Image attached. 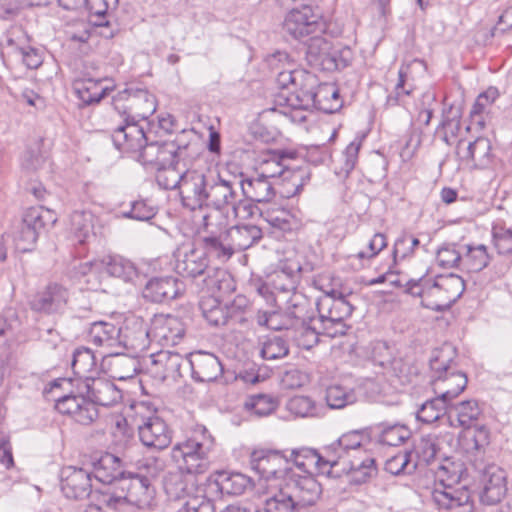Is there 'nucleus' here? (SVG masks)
I'll return each mask as SVG.
<instances>
[{
  "mask_svg": "<svg viewBox=\"0 0 512 512\" xmlns=\"http://www.w3.org/2000/svg\"><path fill=\"white\" fill-rule=\"evenodd\" d=\"M213 447L214 438L204 426H199L190 438L173 446L171 458L178 470L168 472L163 478V488L169 499L186 501L199 494L196 475L209 470Z\"/></svg>",
  "mask_w": 512,
  "mask_h": 512,
  "instance_id": "obj_1",
  "label": "nucleus"
},
{
  "mask_svg": "<svg viewBox=\"0 0 512 512\" xmlns=\"http://www.w3.org/2000/svg\"><path fill=\"white\" fill-rule=\"evenodd\" d=\"M276 177H282L283 181L291 185V189L286 191V197H292L301 192L309 181L310 174L306 170H285L279 162L266 161L261 174L240 180L239 187L246 198L259 203L268 202L275 196L273 184L269 179Z\"/></svg>",
  "mask_w": 512,
  "mask_h": 512,
  "instance_id": "obj_2",
  "label": "nucleus"
},
{
  "mask_svg": "<svg viewBox=\"0 0 512 512\" xmlns=\"http://www.w3.org/2000/svg\"><path fill=\"white\" fill-rule=\"evenodd\" d=\"M369 436L367 428L351 430L331 445L338 454L334 459L337 465L342 463L356 483H365L377 474L375 459L363 448V442Z\"/></svg>",
  "mask_w": 512,
  "mask_h": 512,
  "instance_id": "obj_3",
  "label": "nucleus"
},
{
  "mask_svg": "<svg viewBox=\"0 0 512 512\" xmlns=\"http://www.w3.org/2000/svg\"><path fill=\"white\" fill-rule=\"evenodd\" d=\"M457 352L450 343L435 349L430 358L431 385L436 395L451 402L467 386V376L455 361Z\"/></svg>",
  "mask_w": 512,
  "mask_h": 512,
  "instance_id": "obj_4",
  "label": "nucleus"
},
{
  "mask_svg": "<svg viewBox=\"0 0 512 512\" xmlns=\"http://www.w3.org/2000/svg\"><path fill=\"white\" fill-rule=\"evenodd\" d=\"M318 316L313 318L326 330V336L335 338L346 334L345 320L353 312L352 304L339 291L331 290L316 302Z\"/></svg>",
  "mask_w": 512,
  "mask_h": 512,
  "instance_id": "obj_5",
  "label": "nucleus"
},
{
  "mask_svg": "<svg viewBox=\"0 0 512 512\" xmlns=\"http://www.w3.org/2000/svg\"><path fill=\"white\" fill-rule=\"evenodd\" d=\"M115 111L131 120L148 119L156 111V98L145 88L128 87L119 91L112 100Z\"/></svg>",
  "mask_w": 512,
  "mask_h": 512,
  "instance_id": "obj_6",
  "label": "nucleus"
},
{
  "mask_svg": "<svg viewBox=\"0 0 512 512\" xmlns=\"http://www.w3.org/2000/svg\"><path fill=\"white\" fill-rule=\"evenodd\" d=\"M464 291L465 282L459 275H439L426 287L424 307L437 312L446 311Z\"/></svg>",
  "mask_w": 512,
  "mask_h": 512,
  "instance_id": "obj_7",
  "label": "nucleus"
},
{
  "mask_svg": "<svg viewBox=\"0 0 512 512\" xmlns=\"http://www.w3.org/2000/svg\"><path fill=\"white\" fill-rule=\"evenodd\" d=\"M249 308L246 297L238 295L230 304H223L216 296H207L200 301V309L207 322L216 327L229 323H244V313Z\"/></svg>",
  "mask_w": 512,
  "mask_h": 512,
  "instance_id": "obj_8",
  "label": "nucleus"
},
{
  "mask_svg": "<svg viewBox=\"0 0 512 512\" xmlns=\"http://www.w3.org/2000/svg\"><path fill=\"white\" fill-rule=\"evenodd\" d=\"M237 188L239 181L236 180L219 177L218 181H210L205 207H212L217 212L230 207L234 218H245L249 212L247 205L239 199Z\"/></svg>",
  "mask_w": 512,
  "mask_h": 512,
  "instance_id": "obj_9",
  "label": "nucleus"
},
{
  "mask_svg": "<svg viewBox=\"0 0 512 512\" xmlns=\"http://www.w3.org/2000/svg\"><path fill=\"white\" fill-rule=\"evenodd\" d=\"M203 226L207 233L202 239L206 256H213L222 262L230 259L234 252L229 241L223 237L226 219L218 213L208 214L203 217Z\"/></svg>",
  "mask_w": 512,
  "mask_h": 512,
  "instance_id": "obj_10",
  "label": "nucleus"
},
{
  "mask_svg": "<svg viewBox=\"0 0 512 512\" xmlns=\"http://www.w3.org/2000/svg\"><path fill=\"white\" fill-rule=\"evenodd\" d=\"M63 383L73 385L77 382L78 392L86 396L96 405L113 406L122 399V391L116 384L104 377H85V379H63Z\"/></svg>",
  "mask_w": 512,
  "mask_h": 512,
  "instance_id": "obj_11",
  "label": "nucleus"
},
{
  "mask_svg": "<svg viewBox=\"0 0 512 512\" xmlns=\"http://www.w3.org/2000/svg\"><path fill=\"white\" fill-rule=\"evenodd\" d=\"M92 466L95 479L104 485L133 484L134 481L144 485L143 479L126 471L122 460L111 453L100 455L92 462Z\"/></svg>",
  "mask_w": 512,
  "mask_h": 512,
  "instance_id": "obj_12",
  "label": "nucleus"
},
{
  "mask_svg": "<svg viewBox=\"0 0 512 512\" xmlns=\"http://www.w3.org/2000/svg\"><path fill=\"white\" fill-rule=\"evenodd\" d=\"M209 185V175L204 170L186 169L179 189L183 205L190 210L204 207Z\"/></svg>",
  "mask_w": 512,
  "mask_h": 512,
  "instance_id": "obj_13",
  "label": "nucleus"
},
{
  "mask_svg": "<svg viewBox=\"0 0 512 512\" xmlns=\"http://www.w3.org/2000/svg\"><path fill=\"white\" fill-rule=\"evenodd\" d=\"M250 464L262 478L267 480L282 478L291 471L288 455L277 450H254L250 457Z\"/></svg>",
  "mask_w": 512,
  "mask_h": 512,
  "instance_id": "obj_14",
  "label": "nucleus"
},
{
  "mask_svg": "<svg viewBox=\"0 0 512 512\" xmlns=\"http://www.w3.org/2000/svg\"><path fill=\"white\" fill-rule=\"evenodd\" d=\"M285 489L302 512L314 506L322 494L321 484L311 474H292Z\"/></svg>",
  "mask_w": 512,
  "mask_h": 512,
  "instance_id": "obj_15",
  "label": "nucleus"
},
{
  "mask_svg": "<svg viewBox=\"0 0 512 512\" xmlns=\"http://www.w3.org/2000/svg\"><path fill=\"white\" fill-rule=\"evenodd\" d=\"M186 146L180 147L175 142H151L144 144L138 160L147 167L157 169L164 165L177 163L183 157Z\"/></svg>",
  "mask_w": 512,
  "mask_h": 512,
  "instance_id": "obj_16",
  "label": "nucleus"
},
{
  "mask_svg": "<svg viewBox=\"0 0 512 512\" xmlns=\"http://www.w3.org/2000/svg\"><path fill=\"white\" fill-rule=\"evenodd\" d=\"M479 471L482 486L479 494L480 501L485 505L498 504L507 493L506 472L495 464H489Z\"/></svg>",
  "mask_w": 512,
  "mask_h": 512,
  "instance_id": "obj_17",
  "label": "nucleus"
},
{
  "mask_svg": "<svg viewBox=\"0 0 512 512\" xmlns=\"http://www.w3.org/2000/svg\"><path fill=\"white\" fill-rule=\"evenodd\" d=\"M138 435L144 446L156 450L167 448L172 441V431L167 423L155 413L141 417V422L138 424Z\"/></svg>",
  "mask_w": 512,
  "mask_h": 512,
  "instance_id": "obj_18",
  "label": "nucleus"
},
{
  "mask_svg": "<svg viewBox=\"0 0 512 512\" xmlns=\"http://www.w3.org/2000/svg\"><path fill=\"white\" fill-rule=\"evenodd\" d=\"M150 333L158 344L170 347L177 345L184 338L186 326L178 316L159 314L152 320Z\"/></svg>",
  "mask_w": 512,
  "mask_h": 512,
  "instance_id": "obj_19",
  "label": "nucleus"
},
{
  "mask_svg": "<svg viewBox=\"0 0 512 512\" xmlns=\"http://www.w3.org/2000/svg\"><path fill=\"white\" fill-rule=\"evenodd\" d=\"M431 496L439 509L447 512H473V501L466 487L455 488L450 484L434 487Z\"/></svg>",
  "mask_w": 512,
  "mask_h": 512,
  "instance_id": "obj_20",
  "label": "nucleus"
},
{
  "mask_svg": "<svg viewBox=\"0 0 512 512\" xmlns=\"http://www.w3.org/2000/svg\"><path fill=\"white\" fill-rule=\"evenodd\" d=\"M283 28L295 39L317 34L323 30L319 16L314 14L309 6L292 9L285 18Z\"/></svg>",
  "mask_w": 512,
  "mask_h": 512,
  "instance_id": "obj_21",
  "label": "nucleus"
},
{
  "mask_svg": "<svg viewBox=\"0 0 512 512\" xmlns=\"http://www.w3.org/2000/svg\"><path fill=\"white\" fill-rule=\"evenodd\" d=\"M112 141L118 150L127 153H140L147 137L137 120L123 117L122 122L113 129Z\"/></svg>",
  "mask_w": 512,
  "mask_h": 512,
  "instance_id": "obj_22",
  "label": "nucleus"
},
{
  "mask_svg": "<svg viewBox=\"0 0 512 512\" xmlns=\"http://www.w3.org/2000/svg\"><path fill=\"white\" fill-rule=\"evenodd\" d=\"M121 328L120 347L121 354L123 351L130 350L134 353L144 351L149 347L152 335L147 324L142 318L132 317L126 319L124 326Z\"/></svg>",
  "mask_w": 512,
  "mask_h": 512,
  "instance_id": "obj_23",
  "label": "nucleus"
},
{
  "mask_svg": "<svg viewBox=\"0 0 512 512\" xmlns=\"http://www.w3.org/2000/svg\"><path fill=\"white\" fill-rule=\"evenodd\" d=\"M249 485V478L242 473L219 471L206 480L208 494L216 496L241 495Z\"/></svg>",
  "mask_w": 512,
  "mask_h": 512,
  "instance_id": "obj_24",
  "label": "nucleus"
},
{
  "mask_svg": "<svg viewBox=\"0 0 512 512\" xmlns=\"http://www.w3.org/2000/svg\"><path fill=\"white\" fill-rule=\"evenodd\" d=\"M61 491L69 499L82 500L92 492L90 473L82 468L65 467L61 471Z\"/></svg>",
  "mask_w": 512,
  "mask_h": 512,
  "instance_id": "obj_25",
  "label": "nucleus"
},
{
  "mask_svg": "<svg viewBox=\"0 0 512 512\" xmlns=\"http://www.w3.org/2000/svg\"><path fill=\"white\" fill-rule=\"evenodd\" d=\"M290 466L294 465L304 474H311L313 468L322 474L333 475V467L337 465L334 459H324L316 450L311 448L293 449L288 455Z\"/></svg>",
  "mask_w": 512,
  "mask_h": 512,
  "instance_id": "obj_26",
  "label": "nucleus"
},
{
  "mask_svg": "<svg viewBox=\"0 0 512 512\" xmlns=\"http://www.w3.org/2000/svg\"><path fill=\"white\" fill-rule=\"evenodd\" d=\"M89 341L97 347L105 349L104 356L120 355L121 328L113 323L97 321L89 329Z\"/></svg>",
  "mask_w": 512,
  "mask_h": 512,
  "instance_id": "obj_27",
  "label": "nucleus"
},
{
  "mask_svg": "<svg viewBox=\"0 0 512 512\" xmlns=\"http://www.w3.org/2000/svg\"><path fill=\"white\" fill-rule=\"evenodd\" d=\"M192 378L197 382L215 381L223 373V367L218 357L212 353L197 351L190 354L188 359Z\"/></svg>",
  "mask_w": 512,
  "mask_h": 512,
  "instance_id": "obj_28",
  "label": "nucleus"
},
{
  "mask_svg": "<svg viewBox=\"0 0 512 512\" xmlns=\"http://www.w3.org/2000/svg\"><path fill=\"white\" fill-rule=\"evenodd\" d=\"M69 299L68 290L60 284L51 283L37 293L31 301V308L34 311L46 314L60 312Z\"/></svg>",
  "mask_w": 512,
  "mask_h": 512,
  "instance_id": "obj_29",
  "label": "nucleus"
},
{
  "mask_svg": "<svg viewBox=\"0 0 512 512\" xmlns=\"http://www.w3.org/2000/svg\"><path fill=\"white\" fill-rule=\"evenodd\" d=\"M175 269L183 277L195 279L208 274V258L203 250L191 247L186 251H179Z\"/></svg>",
  "mask_w": 512,
  "mask_h": 512,
  "instance_id": "obj_30",
  "label": "nucleus"
},
{
  "mask_svg": "<svg viewBox=\"0 0 512 512\" xmlns=\"http://www.w3.org/2000/svg\"><path fill=\"white\" fill-rule=\"evenodd\" d=\"M303 77L305 81L301 84L296 83L287 97V104L291 108L297 109H313L315 106V93L318 92V78L315 74L305 70Z\"/></svg>",
  "mask_w": 512,
  "mask_h": 512,
  "instance_id": "obj_31",
  "label": "nucleus"
},
{
  "mask_svg": "<svg viewBox=\"0 0 512 512\" xmlns=\"http://www.w3.org/2000/svg\"><path fill=\"white\" fill-rule=\"evenodd\" d=\"M180 291L177 278L172 276L155 277L147 282L142 295L150 302L162 303L176 298Z\"/></svg>",
  "mask_w": 512,
  "mask_h": 512,
  "instance_id": "obj_32",
  "label": "nucleus"
},
{
  "mask_svg": "<svg viewBox=\"0 0 512 512\" xmlns=\"http://www.w3.org/2000/svg\"><path fill=\"white\" fill-rule=\"evenodd\" d=\"M223 237L229 241L233 252L250 248L262 238V230L257 225L241 224L224 228Z\"/></svg>",
  "mask_w": 512,
  "mask_h": 512,
  "instance_id": "obj_33",
  "label": "nucleus"
},
{
  "mask_svg": "<svg viewBox=\"0 0 512 512\" xmlns=\"http://www.w3.org/2000/svg\"><path fill=\"white\" fill-rule=\"evenodd\" d=\"M106 79L84 77L74 82V91L83 105L98 104L112 90L104 85Z\"/></svg>",
  "mask_w": 512,
  "mask_h": 512,
  "instance_id": "obj_34",
  "label": "nucleus"
},
{
  "mask_svg": "<svg viewBox=\"0 0 512 512\" xmlns=\"http://www.w3.org/2000/svg\"><path fill=\"white\" fill-rule=\"evenodd\" d=\"M463 140H459L457 144V153L464 160L472 161L478 168H486L491 163V143L488 138L478 137L473 142H469L466 147Z\"/></svg>",
  "mask_w": 512,
  "mask_h": 512,
  "instance_id": "obj_35",
  "label": "nucleus"
},
{
  "mask_svg": "<svg viewBox=\"0 0 512 512\" xmlns=\"http://www.w3.org/2000/svg\"><path fill=\"white\" fill-rule=\"evenodd\" d=\"M306 45V54L310 61L319 62L321 65L328 67H331V64H334V66L345 65L343 61L336 63L338 49L333 48L332 44L325 38L314 35L308 39Z\"/></svg>",
  "mask_w": 512,
  "mask_h": 512,
  "instance_id": "obj_36",
  "label": "nucleus"
},
{
  "mask_svg": "<svg viewBox=\"0 0 512 512\" xmlns=\"http://www.w3.org/2000/svg\"><path fill=\"white\" fill-rule=\"evenodd\" d=\"M481 414L476 400H465L455 405L449 403L448 419L451 426L470 428Z\"/></svg>",
  "mask_w": 512,
  "mask_h": 512,
  "instance_id": "obj_37",
  "label": "nucleus"
},
{
  "mask_svg": "<svg viewBox=\"0 0 512 512\" xmlns=\"http://www.w3.org/2000/svg\"><path fill=\"white\" fill-rule=\"evenodd\" d=\"M203 283L211 292L210 296H216L218 299L235 290L232 276L224 269H211L203 279Z\"/></svg>",
  "mask_w": 512,
  "mask_h": 512,
  "instance_id": "obj_38",
  "label": "nucleus"
},
{
  "mask_svg": "<svg viewBox=\"0 0 512 512\" xmlns=\"http://www.w3.org/2000/svg\"><path fill=\"white\" fill-rule=\"evenodd\" d=\"M56 221V214L52 210L38 206L27 209L21 223L40 235L46 227L53 226Z\"/></svg>",
  "mask_w": 512,
  "mask_h": 512,
  "instance_id": "obj_39",
  "label": "nucleus"
},
{
  "mask_svg": "<svg viewBox=\"0 0 512 512\" xmlns=\"http://www.w3.org/2000/svg\"><path fill=\"white\" fill-rule=\"evenodd\" d=\"M341 106L342 101L338 89L333 84L319 83L313 108L331 114L338 111Z\"/></svg>",
  "mask_w": 512,
  "mask_h": 512,
  "instance_id": "obj_40",
  "label": "nucleus"
},
{
  "mask_svg": "<svg viewBox=\"0 0 512 512\" xmlns=\"http://www.w3.org/2000/svg\"><path fill=\"white\" fill-rule=\"evenodd\" d=\"M464 247L466 252L462 255V270L467 272H480L488 266L491 256L485 245H465Z\"/></svg>",
  "mask_w": 512,
  "mask_h": 512,
  "instance_id": "obj_41",
  "label": "nucleus"
},
{
  "mask_svg": "<svg viewBox=\"0 0 512 512\" xmlns=\"http://www.w3.org/2000/svg\"><path fill=\"white\" fill-rule=\"evenodd\" d=\"M300 320L296 341L299 347L309 350L318 343L319 335H326V330L313 317H310L308 321L302 318Z\"/></svg>",
  "mask_w": 512,
  "mask_h": 512,
  "instance_id": "obj_42",
  "label": "nucleus"
},
{
  "mask_svg": "<svg viewBox=\"0 0 512 512\" xmlns=\"http://www.w3.org/2000/svg\"><path fill=\"white\" fill-rule=\"evenodd\" d=\"M376 441L383 445L398 446L404 443L411 435V431L402 424L381 423L377 425Z\"/></svg>",
  "mask_w": 512,
  "mask_h": 512,
  "instance_id": "obj_43",
  "label": "nucleus"
},
{
  "mask_svg": "<svg viewBox=\"0 0 512 512\" xmlns=\"http://www.w3.org/2000/svg\"><path fill=\"white\" fill-rule=\"evenodd\" d=\"M184 363H188V359L177 352L171 351H161L153 359V364L162 368V377L164 379H174L181 376L180 369Z\"/></svg>",
  "mask_w": 512,
  "mask_h": 512,
  "instance_id": "obj_44",
  "label": "nucleus"
},
{
  "mask_svg": "<svg viewBox=\"0 0 512 512\" xmlns=\"http://www.w3.org/2000/svg\"><path fill=\"white\" fill-rule=\"evenodd\" d=\"M101 266L105 267L109 275L125 282L131 281L137 275L135 265L121 256H108L101 261Z\"/></svg>",
  "mask_w": 512,
  "mask_h": 512,
  "instance_id": "obj_45",
  "label": "nucleus"
},
{
  "mask_svg": "<svg viewBox=\"0 0 512 512\" xmlns=\"http://www.w3.org/2000/svg\"><path fill=\"white\" fill-rule=\"evenodd\" d=\"M133 484L121 485H104L102 490H99V502L110 509H118L127 502L128 492Z\"/></svg>",
  "mask_w": 512,
  "mask_h": 512,
  "instance_id": "obj_46",
  "label": "nucleus"
},
{
  "mask_svg": "<svg viewBox=\"0 0 512 512\" xmlns=\"http://www.w3.org/2000/svg\"><path fill=\"white\" fill-rule=\"evenodd\" d=\"M437 438L432 435H426L419 438L414 444L413 452L417 458V462L413 464L412 470L417 465H430L438 453Z\"/></svg>",
  "mask_w": 512,
  "mask_h": 512,
  "instance_id": "obj_47",
  "label": "nucleus"
},
{
  "mask_svg": "<svg viewBox=\"0 0 512 512\" xmlns=\"http://www.w3.org/2000/svg\"><path fill=\"white\" fill-rule=\"evenodd\" d=\"M180 159L177 163L172 165H164V167L157 168L156 182L165 190L180 189L184 179V171L179 167Z\"/></svg>",
  "mask_w": 512,
  "mask_h": 512,
  "instance_id": "obj_48",
  "label": "nucleus"
},
{
  "mask_svg": "<svg viewBox=\"0 0 512 512\" xmlns=\"http://www.w3.org/2000/svg\"><path fill=\"white\" fill-rule=\"evenodd\" d=\"M449 402L436 395L435 398L427 400L418 409L417 419L423 423H433L444 414H448Z\"/></svg>",
  "mask_w": 512,
  "mask_h": 512,
  "instance_id": "obj_49",
  "label": "nucleus"
},
{
  "mask_svg": "<svg viewBox=\"0 0 512 512\" xmlns=\"http://www.w3.org/2000/svg\"><path fill=\"white\" fill-rule=\"evenodd\" d=\"M260 345V356L264 360L282 359L289 353L288 342L278 335L264 337Z\"/></svg>",
  "mask_w": 512,
  "mask_h": 512,
  "instance_id": "obj_50",
  "label": "nucleus"
},
{
  "mask_svg": "<svg viewBox=\"0 0 512 512\" xmlns=\"http://www.w3.org/2000/svg\"><path fill=\"white\" fill-rule=\"evenodd\" d=\"M325 399L331 409H342L356 402V394L353 389L341 385H331L326 390Z\"/></svg>",
  "mask_w": 512,
  "mask_h": 512,
  "instance_id": "obj_51",
  "label": "nucleus"
},
{
  "mask_svg": "<svg viewBox=\"0 0 512 512\" xmlns=\"http://www.w3.org/2000/svg\"><path fill=\"white\" fill-rule=\"evenodd\" d=\"M287 410L296 417L307 418L319 415V407L309 396L297 395L286 403Z\"/></svg>",
  "mask_w": 512,
  "mask_h": 512,
  "instance_id": "obj_52",
  "label": "nucleus"
},
{
  "mask_svg": "<svg viewBox=\"0 0 512 512\" xmlns=\"http://www.w3.org/2000/svg\"><path fill=\"white\" fill-rule=\"evenodd\" d=\"M374 362L379 366L391 370L396 376L401 377L405 371V364L400 358H391L389 349L385 343H379L374 348Z\"/></svg>",
  "mask_w": 512,
  "mask_h": 512,
  "instance_id": "obj_53",
  "label": "nucleus"
},
{
  "mask_svg": "<svg viewBox=\"0 0 512 512\" xmlns=\"http://www.w3.org/2000/svg\"><path fill=\"white\" fill-rule=\"evenodd\" d=\"M262 510L265 512H302L298 509V506L285 487L281 488L274 496L268 498Z\"/></svg>",
  "mask_w": 512,
  "mask_h": 512,
  "instance_id": "obj_54",
  "label": "nucleus"
},
{
  "mask_svg": "<svg viewBox=\"0 0 512 512\" xmlns=\"http://www.w3.org/2000/svg\"><path fill=\"white\" fill-rule=\"evenodd\" d=\"M72 369L78 379H85V374L92 371L96 366V359L93 352L86 347L77 348L73 353Z\"/></svg>",
  "mask_w": 512,
  "mask_h": 512,
  "instance_id": "obj_55",
  "label": "nucleus"
},
{
  "mask_svg": "<svg viewBox=\"0 0 512 512\" xmlns=\"http://www.w3.org/2000/svg\"><path fill=\"white\" fill-rule=\"evenodd\" d=\"M245 406L255 415L263 417L270 415L276 410L278 407V399L270 394H256L249 398Z\"/></svg>",
  "mask_w": 512,
  "mask_h": 512,
  "instance_id": "obj_56",
  "label": "nucleus"
},
{
  "mask_svg": "<svg viewBox=\"0 0 512 512\" xmlns=\"http://www.w3.org/2000/svg\"><path fill=\"white\" fill-rule=\"evenodd\" d=\"M304 311V308L299 306L298 304H293L292 307L287 309V312L283 314L282 312L273 311L272 317L270 319V328L271 330H283L290 329L294 326L295 320L301 319V313Z\"/></svg>",
  "mask_w": 512,
  "mask_h": 512,
  "instance_id": "obj_57",
  "label": "nucleus"
},
{
  "mask_svg": "<svg viewBox=\"0 0 512 512\" xmlns=\"http://www.w3.org/2000/svg\"><path fill=\"white\" fill-rule=\"evenodd\" d=\"M176 512H216L213 495H209L206 488L203 494L189 497Z\"/></svg>",
  "mask_w": 512,
  "mask_h": 512,
  "instance_id": "obj_58",
  "label": "nucleus"
},
{
  "mask_svg": "<svg viewBox=\"0 0 512 512\" xmlns=\"http://www.w3.org/2000/svg\"><path fill=\"white\" fill-rule=\"evenodd\" d=\"M462 255V252L456 248L455 244H446L438 249L436 261L442 268H458L462 270Z\"/></svg>",
  "mask_w": 512,
  "mask_h": 512,
  "instance_id": "obj_59",
  "label": "nucleus"
},
{
  "mask_svg": "<svg viewBox=\"0 0 512 512\" xmlns=\"http://www.w3.org/2000/svg\"><path fill=\"white\" fill-rule=\"evenodd\" d=\"M71 228L79 242H84L92 231V214L86 211H74L71 215Z\"/></svg>",
  "mask_w": 512,
  "mask_h": 512,
  "instance_id": "obj_60",
  "label": "nucleus"
},
{
  "mask_svg": "<svg viewBox=\"0 0 512 512\" xmlns=\"http://www.w3.org/2000/svg\"><path fill=\"white\" fill-rule=\"evenodd\" d=\"M461 476V467L460 465H456L450 460L446 459L444 463L440 464L436 470V477L438 482L435 484V487H442V485L447 486V484L452 485L460 480Z\"/></svg>",
  "mask_w": 512,
  "mask_h": 512,
  "instance_id": "obj_61",
  "label": "nucleus"
},
{
  "mask_svg": "<svg viewBox=\"0 0 512 512\" xmlns=\"http://www.w3.org/2000/svg\"><path fill=\"white\" fill-rule=\"evenodd\" d=\"M38 237V233L33 231L31 228L25 227V225L22 223L19 224L13 233L15 247L20 252L31 251Z\"/></svg>",
  "mask_w": 512,
  "mask_h": 512,
  "instance_id": "obj_62",
  "label": "nucleus"
},
{
  "mask_svg": "<svg viewBox=\"0 0 512 512\" xmlns=\"http://www.w3.org/2000/svg\"><path fill=\"white\" fill-rule=\"evenodd\" d=\"M45 159L40 150L38 143L33 146L27 147L21 157V167L28 171L33 172L38 170L44 163Z\"/></svg>",
  "mask_w": 512,
  "mask_h": 512,
  "instance_id": "obj_63",
  "label": "nucleus"
},
{
  "mask_svg": "<svg viewBox=\"0 0 512 512\" xmlns=\"http://www.w3.org/2000/svg\"><path fill=\"white\" fill-rule=\"evenodd\" d=\"M492 239L499 254H512V230L494 227L492 230Z\"/></svg>",
  "mask_w": 512,
  "mask_h": 512,
  "instance_id": "obj_64",
  "label": "nucleus"
}]
</instances>
